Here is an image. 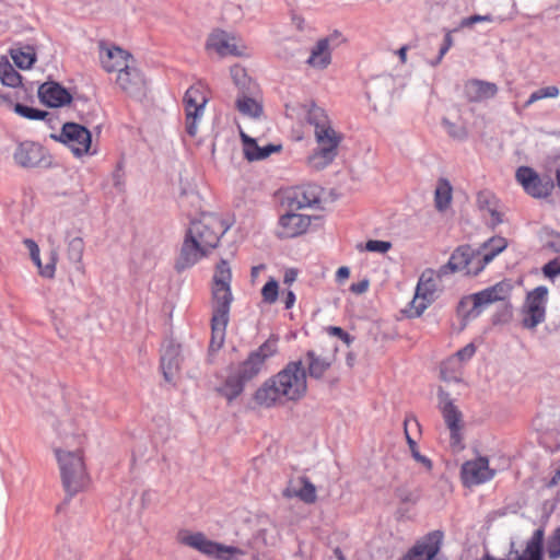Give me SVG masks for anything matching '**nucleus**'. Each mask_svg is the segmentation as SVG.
Instances as JSON below:
<instances>
[{"label": "nucleus", "instance_id": "f257e3e1", "mask_svg": "<svg viewBox=\"0 0 560 560\" xmlns=\"http://www.w3.org/2000/svg\"><path fill=\"white\" fill-rule=\"evenodd\" d=\"M228 229L214 213H202L200 218L192 220L176 260V269L183 271L195 266L218 246Z\"/></svg>", "mask_w": 560, "mask_h": 560}, {"label": "nucleus", "instance_id": "f03ea898", "mask_svg": "<svg viewBox=\"0 0 560 560\" xmlns=\"http://www.w3.org/2000/svg\"><path fill=\"white\" fill-rule=\"evenodd\" d=\"M306 390L307 381L303 362L292 361L256 390L255 400L260 406L271 407L277 402L296 401Z\"/></svg>", "mask_w": 560, "mask_h": 560}, {"label": "nucleus", "instance_id": "7ed1b4c3", "mask_svg": "<svg viewBox=\"0 0 560 560\" xmlns=\"http://www.w3.org/2000/svg\"><path fill=\"white\" fill-rule=\"evenodd\" d=\"M300 115L314 127L317 149L307 158V164L314 170L327 167L337 156L342 135L336 131L326 112L315 104L301 105Z\"/></svg>", "mask_w": 560, "mask_h": 560}, {"label": "nucleus", "instance_id": "20e7f679", "mask_svg": "<svg viewBox=\"0 0 560 560\" xmlns=\"http://www.w3.org/2000/svg\"><path fill=\"white\" fill-rule=\"evenodd\" d=\"M60 445H56L54 451L65 490L73 495L82 490L88 481L82 457V446L85 438L81 433H73L63 429L60 433Z\"/></svg>", "mask_w": 560, "mask_h": 560}, {"label": "nucleus", "instance_id": "39448f33", "mask_svg": "<svg viewBox=\"0 0 560 560\" xmlns=\"http://www.w3.org/2000/svg\"><path fill=\"white\" fill-rule=\"evenodd\" d=\"M231 282V267L226 260L221 259L215 266L211 284V347L217 349L221 348L224 342L230 318V308L233 302Z\"/></svg>", "mask_w": 560, "mask_h": 560}, {"label": "nucleus", "instance_id": "423d86ee", "mask_svg": "<svg viewBox=\"0 0 560 560\" xmlns=\"http://www.w3.org/2000/svg\"><path fill=\"white\" fill-rule=\"evenodd\" d=\"M178 540L214 560H240L253 548L250 540L238 546H228L208 539L202 533L182 532Z\"/></svg>", "mask_w": 560, "mask_h": 560}, {"label": "nucleus", "instance_id": "0eeeda50", "mask_svg": "<svg viewBox=\"0 0 560 560\" xmlns=\"http://www.w3.org/2000/svg\"><path fill=\"white\" fill-rule=\"evenodd\" d=\"M512 291V285L508 281H501L492 287H489L480 292L474 293L464 298L459 302L458 312L464 313L465 308H470L464 314L466 319H472L480 315V313L490 304L506 300Z\"/></svg>", "mask_w": 560, "mask_h": 560}, {"label": "nucleus", "instance_id": "6e6552de", "mask_svg": "<svg viewBox=\"0 0 560 560\" xmlns=\"http://www.w3.org/2000/svg\"><path fill=\"white\" fill-rule=\"evenodd\" d=\"M208 97L201 83L190 86L183 98L185 110V130L190 137L198 133L199 125L205 114Z\"/></svg>", "mask_w": 560, "mask_h": 560}, {"label": "nucleus", "instance_id": "1a4fd4ad", "mask_svg": "<svg viewBox=\"0 0 560 560\" xmlns=\"http://www.w3.org/2000/svg\"><path fill=\"white\" fill-rule=\"evenodd\" d=\"M482 270V261L479 260L477 250L468 245H464L453 252L448 262L440 268L439 276L457 271L477 276Z\"/></svg>", "mask_w": 560, "mask_h": 560}, {"label": "nucleus", "instance_id": "9d476101", "mask_svg": "<svg viewBox=\"0 0 560 560\" xmlns=\"http://www.w3.org/2000/svg\"><path fill=\"white\" fill-rule=\"evenodd\" d=\"M439 409L443 416L444 422L450 430L451 446L456 450L463 448L462 445V428L463 415L455 406L454 400L450 397L448 393L439 389Z\"/></svg>", "mask_w": 560, "mask_h": 560}, {"label": "nucleus", "instance_id": "9b49d317", "mask_svg": "<svg viewBox=\"0 0 560 560\" xmlns=\"http://www.w3.org/2000/svg\"><path fill=\"white\" fill-rule=\"evenodd\" d=\"M278 339L269 338L256 351L252 352L237 370V374L243 381L248 382L259 374L265 361L277 353Z\"/></svg>", "mask_w": 560, "mask_h": 560}, {"label": "nucleus", "instance_id": "f8f14e48", "mask_svg": "<svg viewBox=\"0 0 560 560\" xmlns=\"http://www.w3.org/2000/svg\"><path fill=\"white\" fill-rule=\"evenodd\" d=\"M206 48L220 57L246 55V46L243 40L234 34L221 30H215L209 35Z\"/></svg>", "mask_w": 560, "mask_h": 560}, {"label": "nucleus", "instance_id": "ddd939ff", "mask_svg": "<svg viewBox=\"0 0 560 560\" xmlns=\"http://www.w3.org/2000/svg\"><path fill=\"white\" fill-rule=\"evenodd\" d=\"M548 289L544 285L535 288L527 294L523 308V325L535 328L545 320Z\"/></svg>", "mask_w": 560, "mask_h": 560}, {"label": "nucleus", "instance_id": "4468645a", "mask_svg": "<svg viewBox=\"0 0 560 560\" xmlns=\"http://www.w3.org/2000/svg\"><path fill=\"white\" fill-rule=\"evenodd\" d=\"M60 141H62L75 156L93 154L90 151L92 143L91 132L79 124H65L60 133Z\"/></svg>", "mask_w": 560, "mask_h": 560}, {"label": "nucleus", "instance_id": "2eb2a0df", "mask_svg": "<svg viewBox=\"0 0 560 560\" xmlns=\"http://www.w3.org/2000/svg\"><path fill=\"white\" fill-rule=\"evenodd\" d=\"M322 188L315 184H303L288 189L283 202L291 210L312 208L320 201Z\"/></svg>", "mask_w": 560, "mask_h": 560}, {"label": "nucleus", "instance_id": "dca6fc26", "mask_svg": "<svg viewBox=\"0 0 560 560\" xmlns=\"http://www.w3.org/2000/svg\"><path fill=\"white\" fill-rule=\"evenodd\" d=\"M516 179L524 190L534 198L548 197L555 187L550 178H540L533 168L527 166L517 168Z\"/></svg>", "mask_w": 560, "mask_h": 560}, {"label": "nucleus", "instance_id": "f3484780", "mask_svg": "<svg viewBox=\"0 0 560 560\" xmlns=\"http://www.w3.org/2000/svg\"><path fill=\"white\" fill-rule=\"evenodd\" d=\"M436 292V280L433 270H425L419 278L416 294L411 301V310L416 316H420L433 302Z\"/></svg>", "mask_w": 560, "mask_h": 560}, {"label": "nucleus", "instance_id": "a211bd4d", "mask_svg": "<svg viewBox=\"0 0 560 560\" xmlns=\"http://www.w3.org/2000/svg\"><path fill=\"white\" fill-rule=\"evenodd\" d=\"M291 210L279 218L277 235L281 238H292L307 231L311 225L312 217L296 213Z\"/></svg>", "mask_w": 560, "mask_h": 560}, {"label": "nucleus", "instance_id": "6ab92c4d", "mask_svg": "<svg viewBox=\"0 0 560 560\" xmlns=\"http://www.w3.org/2000/svg\"><path fill=\"white\" fill-rule=\"evenodd\" d=\"M100 60L106 72H117V74L128 70L136 62L131 54L117 46L102 48Z\"/></svg>", "mask_w": 560, "mask_h": 560}, {"label": "nucleus", "instance_id": "aec40b11", "mask_svg": "<svg viewBox=\"0 0 560 560\" xmlns=\"http://www.w3.org/2000/svg\"><path fill=\"white\" fill-rule=\"evenodd\" d=\"M116 83L121 91L131 97H141L145 93L147 81L136 62L128 70L117 74Z\"/></svg>", "mask_w": 560, "mask_h": 560}, {"label": "nucleus", "instance_id": "412c9836", "mask_svg": "<svg viewBox=\"0 0 560 560\" xmlns=\"http://www.w3.org/2000/svg\"><path fill=\"white\" fill-rule=\"evenodd\" d=\"M13 159L21 167H37L45 164V150L39 143L24 141L16 147Z\"/></svg>", "mask_w": 560, "mask_h": 560}, {"label": "nucleus", "instance_id": "4be33fe9", "mask_svg": "<svg viewBox=\"0 0 560 560\" xmlns=\"http://www.w3.org/2000/svg\"><path fill=\"white\" fill-rule=\"evenodd\" d=\"M494 471L489 468V460L486 457H478L468 460L463 465L462 476L466 485H480L490 480Z\"/></svg>", "mask_w": 560, "mask_h": 560}, {"label": "nucleus", "instance_id": "5701e85b", "mask_svg": "<svg viewBox=\"0 0 560 560\" xmlns=\"http://www.w3.org/2000/svg\"><path fill=\"white\" fill-rule=\"evenodd\" d=\"M235 107L243 117L254 121H260L265 118L261 100L256 97L253 91L240 92L235 100Z\"/></svg>", "mask_w": 560, "mask_h": 560}, {"label": "nucleus", "instance_id": "b1692460", "mask_svg": "<svg viewBox=\"0 0 560 560\" xmlns=\"http://www.w3.org/2000/svg\"><path fill=\"white\" fill-rule=\"evenodd\" d=\"M39 100L49 107H60L71 102V94L57 82H45L38 89Z\"/></svg>", "mask_w": 560, "mask_h": 560}, {"label": "nucleus", "instance_id": "393cba45", "mask_svg": "<svg viewBox=\"0 0 560 560\" xmlns=\"http://www.w3.org/2000/svg\"><path fill=\"white\" fill-rule=\"evenodd\" d=\"M180 346L174 341H167L161 355V369L165 381L172 382L180 365Z\"/></svg>", "mask_w": 560, "mask_h": 560}, {"label": "nucleus", "instance_id": "a878e982", "mask_svg": "<svg viewBox=\"0 0 560 560\" xmlns=\"http://www.w3.org/2000/svg\"><path fill=\"white\" fill-rule=\"evenodd\" d=\"M464 93L469 102L479 103L494 97L498 86L492 82L472 79L465 83Z\"/></svg>", "mask_w": 560, "mask_h": 560}, {"label": "nucleus", "instance_id": "bb28decb", "mask_svg": "<svg viewBox=\"0 0 560 560\" xmlns=\"http://www.w3.org/2000/svg\"><path fill=\"white\" fill-rule=\"evenodd\" d=\"M285 498H299L305 503L316 501V488L306 477H298L290 480L288 487L283 490Z\"/></svg>", "mask_w": 560, "mask_h": 560}, {"label": "nucleus", "instance_id": "cd10ccee", "mask_svg": "<svg viewBox=\"0 0 560 560\" xmlns=\"http://www.w3.org/2000/svg\"><path fill=\"white\" fill-rule=\"evenodd\" d=\"M240 136L243 142L244 155L248 161H259L268 158L271 153L281 150L280 144H267L259 147L255 138L249 137L246 132L240 129Z\"/></svg>", "mask_w": 560, "mask_h": 560}, {"label": "nucleus", "instance_id": "c85d7f7f", "mask_svg": "<svg viewBox=\"0 0 560 560\" xmlns=\"http://www.w3.org/2000/svg\"><path fill=\"white\" fill-rule=\"evenodd\" d=\"M331 42L330 37L319 39L311 49L306 63L314 69L327 68L331 62Z\"/></svg>", "mask_w": 560, "mask_h": 560}, {"label": "nucleus", "instance_id": "c756f323", "mask_svg": "<svg viewBox=\"0 0 560 560\" xmlns=\"http://www.w3.org/2000/svg\"><path fill=\"white\" fill-rule=\"evenodd\" d=\"M23 244L28 249L30 257L34 265L37 267L38 272L42 277L51 279L55 276L56 272V261H57V254L55 252L51 253L50 261L46 265H43L40 260V252L37 243L33 241L32 238H25L23 241Z\"/></svg>", "mask_w": 560, "mask_h": 560}, {"label": "nucleus", "instance_id": "7c9ffc66", "mask_svg": "<svg viewBox=\"0 0 560 560\" xmlns=\"http://www.w3.org/2000/svg\"><path fill=\"white\" fill-rule=\"evenodd\" d=\"M476 352V347L474 343H468L464 348L459 349L453 357L448 358L446 361H444L441 365V377L444 381L451 382H458L460 377L457 375H448L447 374V368L448 365H456L455 370H460V364L464 362L469 361Z\"/></svg>", "mask_w": 560, "mask_h": 560}, {"label": "nucleus", "instance_id": "2f4dec72", "mask_svg": "<svg viewBox=\"0 0 560 560\" xmlns=\"http://www.w3.org/2000/svg\"><path fill=\"white\" fill-rule=\"evenodd\" d=\"M506 246L508 242L504 237L494 236L483 243L480 248L476 249L479 255V260L482 261V267L485 268L491 262Z\"/></svg>", "mask_w": 560, "mask_h": 560}, {"label": "nucleus", "instance_id": "473e14b6", "mask_svg": "<svg viewBox=\"0 0 560 560\" xmlns=\"http://www.w3.org/2000/svg\"><path fill=\"white\" fill-rule=\"evenodd\" d=\"M302 362L303 368L307 366L308 375L316 380L323 377L331 365L329 358L319 355L315 351H308Z\"/></svg>", "mask_w": 560, "mask_h": 560}, {"label": "nucleus", "instance_id": "72a5a7b5", "mask_svg": "<svg viewBox=\"0 0 560 560\" xmlns=\"http://www.w3.org/2000/svg\"><path fill=\"white\" fill-rule=\"evenodd\" d=\"M478 208L490 215V224L495 226L502 222L501 213L497 209V199L489 191H480L477 195Z\"/></svg>", "mask_w": 560, "mask_h": 560}, {"label": "nucleus", "instance_id": "f704fd0d", "mask_svg": "<svg viewBox=\"0 0 560 560\" xmlns=\"http://www.w3.org/2000/svg\"><path fill=\"white\" fill-rule=\"evenodd\" d=\"M544 530L536 529L527 541L526 548L516 560H542Z\"/></svg>", "mask_w": 560, "mask_h": 560}, {"label": "nucleus", "instance_id": "c9c22d12", "mask_svg": "<svg viewBox=\"0 0 560 560\" xmlns=\"http://www.w3.org/2000/svg\"><path fill=\"white\" fill-rule=\"evenodd\" d=\"M245 381L240 377L237 373L231 374L224 384L219 388V392L229 400L235 399L244 389Z\"/></svg>", "mask_w": 560, "mask_h": 560}, {"label": "nucleus", "instance_id": "e433bc0d", "mask_svg": "<svg viewBox=\"0 0 560 560\" xmlns=\"http://www.w3.org/2000/svg\"><path fill=\"white\" fill-rule=\"evenodd\" d=\"M21 75L5 57L0 58V81L3 85L16 88L21 84Z\"/></svg>", "mask_w": 560, "mask_h": 560}, {"label": "nucleus", "instance_id": "4c0bfd02", "mask_svg": "<svg viewBox=\"0 0 560 560\" xmlns=\"http://www.w3.org/2000/svg\"><path fill=\"white\" fill-rule=\"evenodd\" d=\"M439 551L433 542L417 544L402 560H432Z\"/></svg>", "mask_w": 560, "mask_h": 560}, {"label": "nucleus", "instance_id": "58836bf2", "mask_svg": "<svg viewBox=\"0 0 560 560\" xmlns=\"http://www.w3.org/2000/svg\"><path fill=\"white\" fill-rule=\"evenodd\" d=\"M14 63L21 69H30L36 60V55L31 46L11 50Z\"/></svg>", "mask_w": 560, "mask_h": 560}, {"label": "nucleus", "instance_id": "ea45409f", "mask_svg": "<svg viewBox=\"0 0 560 560\" xmlns=\"http://www.w3.org/2000/svg\"><path fill=\"white\" fill-rule=\"evenodd\" d=\"M415 422L416 425H418V422L415 418H410V419H406L404 424H405V435H406V441H407V444L409 446V450H410V453H411V456L412 458L420 463L421 465H423L428 470H430L432 468V462L427 457V456H423L420 454L419 450H418V445L416 443V441L410 436L409 432H408V424L410 422Z\"/></svg>", "mask_w": 560, "mask_h": 560}, {"label": "nucleus", "instance_id": "a19ab883", "mask_svg": "<svg viewBox=\"0 0 560 560\" xmlns=\"http://www.w3.org/2000/svg\"><path fill=\"white\" fill-rule=\"evenodd\" d=\"M452 200V186L447 179H440L435 189V207L445 210Z\"/></svg>", "mask_w": 560, "mask_h": 560}, {"label": "nucleus", "instance_id": "79ce46f5", "mask_svg": "<svg viewBox=\"0 0 560 560\" xmlns=\"http://www.w3.org/2000/svg\"><path fill=\"white\" fill-rule=\"evenodd\" d=\"M231 77L234 84L240 89V92H252L254 91L255 84L247 75L246 70L241 66H233L231 68Z\"/></svg>", "mask_w": 560, "mask_h": 560}, {"label": "nucleus", "instance_id": "37998d69", "mask_svg": "<svg viewBox=\"0 0 560 560\" xmlns=\"http://www.w3.org/2000/svg\"><path fill=\"white\" fill-rule=\"evenodd\" d=\"M279 295V284L277 280L270 278L261 289L262 301L267 304L277 302Z\"/></svg>", "mask_w": 560, "mask_h": 560}, {"label": "nucleus", "instance_id": "c03bdc74", "mask_svg": "<svg viewBox=\"0 0 560 560\" xmlns=\"http://www.w3.org/2000/svg\"><path fill=\"white\" fill-rule=\"evenodd\" d=\"M14 112L30 120H42L47 116L46 112L23 104H15Z\"/></svg>", "mask_w": 560, "mask_h": 560}, {"label": "nucleus", "instance_id": "a18cd8bd", "mask_svg": "<svg viewBox=\"0 0 560 560\" xmlns=\"http://www.w3.org/2000/svg\"><path fill=\"white\" fill-rule=\"evenodd\" d=\"M84 252V242L81 237H73L68 243V257L73 262H80Z\"/></svg>", "mask_w": 560, "mask_h": 560}, {"label": "nucleus", "instance_id": "49530a36", "mask_svg": "<svg viewBox=\"0 0 560 560\" xmlns=\"http://www.w3.org/2000/svg\"><path fill=\"white\" fill-rule=\"evenodd\" d=\"M443 126L446 132L454 139L463 140L467 137V131L464 127L456 126L454 122L444 119Z\"/></svg>", "mask_w": 560, "mask_h": 560}, {"label": "nucleus", "instance_id": "de8ad7c7", "mask_svg": "<svg viewBox=\"0 0 560 560\" xmlns=\"http://www.w3.org/2000/svg\"><path fill=\"white\" fill-rule=\"evenodd\" d=\"M392 247V244L386 241L370 240L365 243L364 249L368 252L385 254Z\"/></svg>", "mask_w": 560, "mask_h": 560}, {"label": "nucleus", "instance_id": "09e8293b", "mask_svg": "<svg viewBox=\"0 0 560 560\" xmlns=\"http://www.w3.org/2000/svg\"><path fill=\"white\" fill-rule=\"evenodd\" d=\"M547 552L551 559L560 557V528L555 532L553 536L548 541Z\"/></svg>", "mask_w": 560, "mask_h": 560}, {"label": "nucleus", "instance_id": "8fccbe9b", "mask_svg": "<svg viewBox=\"0 0 560 560\" xmlns=\"http://www.w3.org/2000/svg\"><path fill=\"white\" fill-rule=\"evenodd\" d=\"M112 184L116 188L118 192L124 191L125 189V173L122 171V166L119 163L110 176Z\"/></svg>", "mask_w": 560, "mask_h": 560}, {"label": "nucleus", "instance_id": "3c124183", "mask_svg": "<svg viewBox=\"0 0 560 560\" xmlns=\"http://www.w3.org/2000/svg\"><path fill=\"white\" fill-rule=\"evenodd\" d=\"M542 273L546 278L553 281L558 276H560V259H553L547 262L542 267Z\"/></svg>", "mask_w": 560, "mask_h": 560}, {"label": "nucleus", "instance_id": "603ef678", "mask_svg": "<svg viewBox=\"0 0 560 560\" xmlns=\"http://www.w3.org/2000/svg\"><path fill=\"white\" fill-rule=\"evenodd\" d=\"M493 21V18L492 15L490 14H486V15H471L469 18H466L462 21L460 25L463 27H468V26H471L478 22H492Z\"/></svg>", "mask_w": 560, "mask_h": 560}, {"label": "nucleus", "instance_id": "864d4df0", "mask_svg": "<svg viewBox=\"0 0 560 560\" xmlns=\"http://www.w3.org/2000/svg\"><path fill=\"white\" fill-rule=\"evenodd\" d=\"M329 330H330L331 335L339 337L346 343L349 345L351 342L350 335L348 332H346L342 328H340V327H330Z\"/></svg>", "mask_w": 560, "mask_h": 560}, {"label": "nucleus", "instance_id": "5fc2aeb1", "mask_svg": "<svg viewBox=\"0 0 560 560\" xmlns=\"http://www.w3.org/2000/svg\"><path fill=\"white\" fill-rule=\"evenodd\" d=\"M539 91L542 98L557 97L559 95V89L553 85L539 89Z\"/></svg>", "mask_w": 560, "mask_h": 560}, {"label": "nucleus", "instance_id": "6e6d98bb", "mask_svg": "<svg viewBox=\"0 0 560 560\" xmlns=\"http://www.w3.org/2000/svg\"><path fill=\"white\" fill-rule=\"evenodd\" d=\"M368 288H369V281L362 280L357 283H352L350 287V290L353 293L361 294V293H364L368 290Z\"/></svg>", "mask_w": 560, "mask_h": 560}, {"label": "nucleus", "instance_id": "4d7b16f0", "mask_svg": "<svg viewBox=\"0 0 560 560\" xmlns=\"http://www.w3.org/2000/svg\"><path fill=\"white\" fill-rule=\"evenodd\" d=\"M296 277H298V272L296 270L294 269H288L285 270L284 272V276H283V282L285 284H292L295 280H296Z\"/></svg>", "mask_w": 560, "mask_h": 560}, {"label": "nucleus", "instance_id": "13d9d810", "mask_svg": "<svg viewBox=\"0 0 560 560\" xmlns=\"http://www.w3.org/2000/svg\"><path fill=\"white\" fill-rule=\"evenodd\" d=\"M295 303V294L293 291L289 290L287 291L285 293V296H284V306L287 310H290L293 307Z\"/></svg>", "mask_w": 560, "mask_h": 560}, {"label": "nucleus", "instance_id": "bf43d9fd", "mask_svg": "<svg viewBox=\"0 0 560 560\" xmlns=\"http://www.w3.org/2000/svg\"><path fill=\"white\" fill-rule=\"evenodd\" d=\"M349 275H350V270L348 267H340V268H338V270L336 272V280L341 282V281L348 279Z\"/></svg>", "mask_w": 560, "mask_h": 560}, {"label": "nucleus", "instance_id": "052dcab7", "mask_svg": "<svg viewBox=\"0 0 560 560\" xmlns=\"http://www.w3.org/2000/svg\"><path fill=\"white\" fill-rule=\"evenodd\" d=\"M452 46H453V38H452L451 33L448 32V33H446V35L444 37L443 45L441 46L442 54H446Z\"/></svg>", "mask_w": 560, "mask_h": 560}, {"label": "nucleus", "instance_id": "680f3d73", "mask_svg": "<svg viewBox=\"0 0 560 560\" xmlns=\"http://www.w3.org/2000/svg\"><path fill=\"white\" fill-rule=\"evenodd\" d=\"M539 100H542V97H541L540 91L537 90L529 95L528 100L525 103V106L528 107Z\"/></svg>", "mask_w": 560, "mask_h": 560}, {"label": "nucleus", "instance_id": "e2e57ef3", "mask_svg": "<svg viewBox=\"0 0 560 560\" xmlns=\"http://www.w3.org/2000/svg\"><path fill=\"white\" fill-rule=\"evenodd\" d=\"M548 247H550V248H551V249H553L555 252L560 253V235H556V236H553V237L548 242Z\"/></svg>", "mask_w": 560, "mask_h": 560}, {"label": "nucleus", "instance_id": "0e129e2a", "mask_svg": "<svg viewBox=\"0 0 560 560\" xmlns=\"http://www.w3.org/2000/svg\"><path fill=\"white\" fill-rule=\"evenodd\" d=\"M407 50H408V47L407 46H402V47H400L396 51V54L399 57L401 63H405L407 61Z\"/></svg>", "mask_w": 560, "mask_h": 560}, {"label": "nucleus", "instance_id": "69168bd1", "mask_svg": "<svg viewBox=\"0 0 560 560\" xmlns=\"http://www.w3.org/2000/svg\"><path fill=\"white\" fill-rule=\"evenodd\" d=\"M265 268H266V266H265V265H262V264H261V265L254 266V267L252 268V270H250V276H252V278H253V279H256V278L259 276V273H260L262 270H265Z\"/></svg>", "mask_w": 560, "mask_h": 560}, {"label": "nucleus", "instance_id": "338daca9", "mask_svg": "<svg viewBox=\"0 0 560 560\" xmlns=\"http://www.w3.org/2000/svg\"><path fill=\"white\" fill-rule=\"evenodd\" d=\"M456 365H448L447 368V374L448 375H457L459 377L460 370H455Z\"/></svg>", "mask_w": 560, "mask_h": 560}, {"label": "nucleus", "instance_id": "774afa93", "mask_svg": "<svg viewBox=\"0 0 560 560\" xmlns=\"http://www.w3.org/2000/svg\"><path fill=\"white\" fill-rule=\"evenodd\" d=\"M559 481H560V470H558V471L556 472V475L553 476V478H552L551 482L556 485V483H558Z\"/></svg>", "mask_w": 560, "mask_h": 560}]
</instances>
